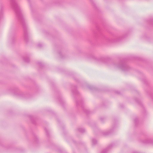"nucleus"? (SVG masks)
<instances>
[{"mask_svg":"<svg viewBox=\"0 0 153 153\" xmlns=\"http://www.w3.org/2000/svg\"><path fill=\"white\" fill-rule=\"evenodd\" d=\"M72 91L73 94H77L78 93V92L76 90V86L74 87V88L72 89Z\"/></svg>","mask_w":153,"mask_h":153,"instance_id":"nucleus-14","label":"nucleus"},{"mask_svg":"<svg viewBox=\"0 0 153 153\" xmlns=\"http://www.w3.org/2000/svg\"><path fill=\"white\" fill-rule=\"evenodd\" d=\"M62 53L61 52H58V55L60 58H62L63 56H62Z\"/></svg>","mask_w":153,"mask_h":153,"instance_id":"nucleus-20","label":"nucleus"},{"mask_svg":"<svg viewBox=\"0 0 153 153\" xmlns=\"http://www.w3.org/2000/svg\"><path fill=\"white\" fill-rule=\"evenodd\" d=\"M122 37L120 36H117L114 37V39H113L111 41L112 42H118L121 40Z\"/></svg>","mask_w":153,"mask_h":153,"instance_id":"nucleus-10","label":"nucleus"},{"mask_svg":"<svg viewBox=\"0 0 153 153\" xmlns=\"http://www.w3.org/2000/svg\"><path fill=\"white\" fill-rule=\"evenodd\" d=\"M97 140L95 139H93L92 140V144L93 146H94L97 144Z\"/></svg>","mask_w":153,"mask_h":153,"instance_id":"nucleus-15","label":"nucleus"},{"mask_svg":"<svg viewBox=\"0 0 153 153\" xmlns=\"http://www.w3.org/2000/svg\"><path fill=\"white\" fill-rule=\"evenodd\" d=\"M16 40L15 34H10L9 37V41L10 43H13Z\"/></svg>","mask_w":153,"mask_h":153,"instance_id":"nucleus-6","label":"nucleus"},{"mask_svg":"<svg viewBox=\"0 0 153 153\" xmlns=\"http://www.w3.org/2000/svg\"><path fill=\"white\" fill-rule=\"evenodd\" d=\"M38 47L41 48L42 46V45L41 44H39L37 45Z\"/></svg>","mask_w":153,"mask_h":153,"instance_id":"nucleus-24","label":"nucleus"},{"mask_svg":"<svg viewBox=\"0 0 153 153\" xmlns=\"http://www.w3.org/2000/svg\"><path fill=\"white\" fill-rule=\"evenodd\" d=\"M23 59L25 62H29L30 61L29 55L27 54L24 55L23 56Z\"/></svg>","mask_w":153,"mask_h":153,"instance_id":"nucleus-11","label":"nucleus"},{"mask_svg":"<svg viewBox=\"0 0 153 153\" xmlns=\"http://www.w3.org/2000/svg\"><path fill=\"white\" fill-rule=\"evenodd\" d=\"M33 141L36 143H38V139L36 136H35L34 139H33Z\"/></svg>","mask_w":153,"mask_h":153,"instance_id":"nucleus-16","label":"nucleus"},{"mask_svg":"<svg viewBox=\"0 0 153 153\" xmlns=\"http://www.w3.org/2000/svg\"><path fill=\"white\" fill-rule=\"evenodd\" d=\"M100 119L102 122H103L105 120L106 118L104 117H102L100 118Z\"/></svg>","mask_w":153,"mask_h":153,"instance_id":"nucleus-21","label":"nucleus"},{"mask_svg":"<svg viewBox=\"0 0 153 153\" xmlns=\"http://www.w3.org/2000/svg\"><path fill=\"white\" fill-rule=\"evenodd\" d=\"M3 7H1L0 8V20L3 18Z\"/></svg>","mask_w":153,"mask_h":153,"instance_id":"nucleus-12","label":"nucleus"},{"mask_svg":"<svg viewBox=\"0 0 153 153\" xmlns=\"http://www.w3.org/2000/svg\"><path fill=\"white\" fill-rule=\"evenodd\" d=\"M139 119L137 118H136L134 120V122L136 124L138 122H139Z\"/></svg>","mask_w":153,"mask_h":153,"instance_id":"nucleus-19","label":"nucleus"},{"mask_svg":"<svg viewBox=\"0 0 153 153\" xmlns=\"http://www.w3.org/2000/svg\"><path fill=\"white\" fill-rule=\"evenodd\" d=\"M45 131L46 132L47 135H48L49 134L48 133L49 132V130L47 128H45Z\"/></svg>","mask_w":153,"mask_h":153,"instance_id":"nucleus-22","label":"nucleus"},{"mask_svg":"<svg viewBox=\"0 0 153 153\" xmlns=\"http://www.w3.org/2000/svg\"><path fill=\"white\" fill-rule=\"evenodd\" d=\"M11 5L15 10L18 18L22 25L24 30V38L26 42H28L30 35L28 32V27L25 19L21 13V11L15 0H10Z\"/></svg>","mask_w":153,"mask_h":153,"instance_id":"nucleus-2","label":"nucleus"},{"mask_svg":"<svg viewBox=\"0 0 153 153\" xmlns=\"http://www.w3.org/2000/svg\"><path fill=\"white\" fill-rule=\"evenodd\" d=\"M135 101L137 103L139 104L140 105H142L141 101L139 99H135Z\"/></svg>","mask_w":153,"mask_h":153,"instance_id":"nucleus-17","label":"nucleus"},{"mask_svg":"<svg viewBox=\"0 0 153 153\" xmlns=\"http://www.w3.org/2000/svg\"><path fill=\"white\" fill-rule=\"evenodd\" d=\"M142 143L145 144H153V139H148L145 141H142Z\"/></svg>","mask_w":153,"mask_h":153,"instance_id":"nucleus-8","label":"nucleus"},{"mask_svg":"<svg viewBox=\"0 0 153 153\" xmlns=\"http://www.w3.org/2000/svg\"><path fill=\"white\" fill-rule=\"evenodd\" d=\"M113 144H112L110 145L106 148L102 150L101 152L100 153H108L109 150L113 147Z\"/></svg>","mask_w":153,"mask_h":153,"instance_id":"nucleus-7","label":"nucleus"},{"mask_svg":"<svg viewBox=\"0 0 153 153\" xmlns=\"http://www.w3.org/2000/svg\"><path fill=\"white\" fill-rule=\"evenodd\" d=\"M77 130L78 131L82 133H84L85 131V129L82 128H77Z\"/></svg>","mask_w":153,"mask_h":153,"instance_id":"nucleus-13","label":"nucleus"},{"mask_svg":"<svg viewBox=\"0 0 153 153\" xmlns=\"http://www.w3.org/2000/svg\"><path fill=\"white\" fill-rule=\"evenodd\" d=\"M84 102L82 100L76 102V105L77 107H80L82 108L86 114H88L89 111L84 108Z\"/></svg>","mask_w":153,"mask_h":153,"instance_id":"nucleus-4","label":"nucleus"},{"mask_svg":"<svg viewBox=\"0 0 153 153\" xmlns=\"http://www.w3.org/2000/svg\"><path fill=\"white\" fill-rule=\"evenodd\" d=\"M9 92L12 94H14L16 96L20 97L27 98V94H25L22 92L19 91L16 88H11L9 90Z\"/></svg>","mask_w":153,"mask_h":153,"instance_id":"nucleus-3","label":"nucleus"},{"mask_svg":"<svg viewBox=\"0 0 153 153\" xmlns=\"http://www.w3.org/2000/svg\"><path fill=\"white\" fill-rule=\"evenodd\" d=\"M132 153H139L137 152H136V151H134Z\"/></svg>","mask_w":153,"mask_h":153,"instance_id":"nucleus-25","label":"nucleus"},{"mask_svg":"<svg viewBox=\"0 0 153 153\" xmlns=\"http://www.w3.org/2000/svg\"><path fill=\"white\" fill-rule=\"evenodd\" d=\"M117 127V125L116 124H114L112 126V128L110 129V130H109L108 131H104L102 132V134L103 135L105 136H107L109 135L112 133L114 131V130H115V129Z\"/></svg>","mask_w":153,"mask_h":153,"instance_id":"nucleus-5","label":"nucleus"},{"mask_svg":"<svg viewBox=\"0 0 153 153\" xmlns=\"http://www.w3.org/2000/svg\"><path fill=\"white\" fill-rule=\"evenodd\" d=\"M83 86L85 87V88H87L90 90H93L94 88L93 86L89 85L87 83L85 84Z\"/></svg>","mask_w":153,"mask_h":153,"instance_id":"nucleus-9","label":"nucleus"},{"mask_svg":"<svg viewBox=\"0 0 153 153\" xmlns=\"http://www.w3.org/2000/svg\"><path fill=\"white\" fill-rule=\"evenodd\" d=\"M91 58L97 62L103 63L108 67L120 69L123 71H128L130 69V68L124 60L114 62L112 61L110 58L97 57L93 55L91 56Z\"/></svg>","mask_w":153,"mask_h":153,"instance_id":"nucleus-1","label":"nucleus"},{"mask_svg":"<svg viewBox=\"0 0 153 153\" xmlns=\"http://www.w3.org/2000/svg\"><path fill=\"white\" fill-rule=\"evenodd\" d=\"M117 94H119V93H118V92H117Z\"/></svg>","mask_w":153,"mask_h":153,"instance_id":"nucleus-26","label":"nucleus"},{"mask_svg":"<svg viewBox=\"0 0 153 153\" xmlns=\"http://www.w3.org/2000/svg\"><path fill=\"white\" fill-rule=\"evenodd\" d=\"M37 64L40 67H42L43 65V63L40 61L38 62Z\"/></svg>","mask_w":153,"mask_h":153,"instance_id":"nucleus-18","label":"nucleus"},{"mask_svg":"<svg viewBox=\"0 0 153 153\" xmlns=\"http://www.w3.org/2000/svg\"><path fill=\"white\" fill-rule=\"evenodd\" d=\"M58 100H59V101L60 103L62 104V103L63 101L62 100V99L60 98H58Z\"/></svg>","mask_w":153,"mask_h":153,"instance_id":"nucleus-23","label":"nucleus"}]
</instances>
